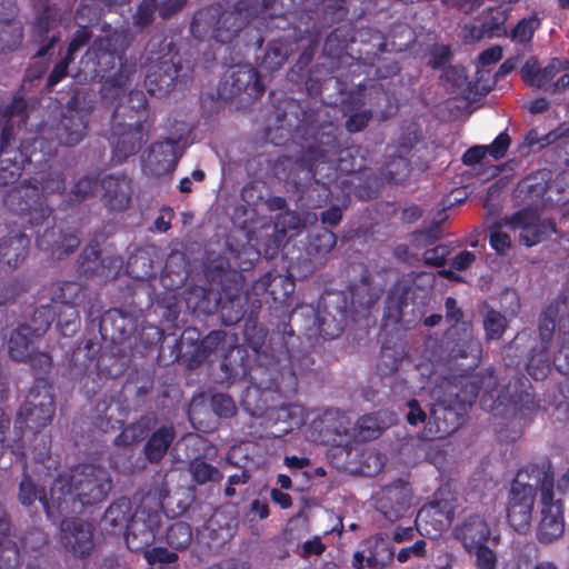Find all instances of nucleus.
Segmentation results:
<instances>
[{
    "label": "nucleus",
    "mask_w": 569,
    "mask_h": 569,
    "mask_svg": "<svg viewBox=\"0 0 569 569\" xmlns=\"http://www.w3.org/2000/svg\"><path fill=\"white\" fill-rule=\"evenodd\" d=\"M224 341L226 332L222 330L210 331L201 339L200 331L189 327L183 330L172 347V361L184 365L189 370L197 369Z\"/></svg>",
    "instance_id": "2eb2a0df"
},
{
    "label": "nucleus",
    "mask_w": 569,
    "mask_h": 569,
    "mask_svg": "<svg viewBox=\"0 0 569 569\" xmlns=\"http://www.w3.org/2000/svg\"><path fill=\"white\" fill-rule=\"evenodd\" d=\"M156 422L157 418L153 415L141 416L116 437V445L130 446L146 439L150 436Z\"/></svg>",
    "instance_id": "c03bdc74"
},
{
    "label": "nucleus",
    "mask_w": 569,
    "mask_h": 569,
    "mask_svg": "<svg viewBox=\"0 0 569 569\" xmlns=\"http://www.w3.org/2000/svg\"><path fill=\"white\" fill-rule=\"evenodd\" d=\"M36 243L39 249L60 259L72 253L80 246V239L74 233H62L52 227L46 229L42 234L37 233Z\"/></svg>",
    "instance_id": "473e14b6"
},
{
    "label": "nucleus",
    "mask_w": 569,
    "mask_h": 569,
    "mask_svg": "<svg viewBox=\"0 0 569 569\" xmlns=\"http://www.w3.org/2000/svg\"><path fill=\"white\" fill-rule=\"evenodd\" d=\"M0 113H1L2 118L6 119L1 131L7 127L12 128V138L10 139V148L17 150L19 148V146L18 147L14 146V142H16L14 127L11 123V119L13 117H19L20 122L26 124V122H27V102H26L24 98L21 96H14L10 103L3 106L0 109Z\"/></svg>",
    "instance_id": "4d7b16f0"
},
{
    "label": "nucleus",
    "mask_w": 569,
    "mask_h": 569,
    "mask_svg": "<svg viewBox=\"0 0 569 569\" xmlns=\"http://www.w3.org/2000/svg\"><path fill=\"white\" fill-rule=\"evenodd\" d=\"M60 537L64 548L76 557L84 558L93 548V527L79 517L60 521Z\"/></svg>",
    "instance_id": "bb28decb"
},
{
    "label": "nucleus",
    "mask_w": 569,
    "mask_h": 569,
    "mask_svg": "<svg viewBox=\"0 0 569 569\" xmlns=\"http://www.w3.org/2000/svg\"><path fill=\"white\" fill-rule=\"evenodd\" d=\"M164 539L172 549H187L192 541V528L184 521L172 522L166 530Z\"/></svg>",
    "instance_id": "bf43d9fd"
},
{
    "label": "nucleus",
    "mask_w": 569,
    "mask_h": 569,
    "mask_svg": "<svg viewBox=\"0 0 569 569\" xmlns=\"http://www.w3.org/2000/svg\"><path fill=\"white\" fill-rule=\"evenodd\" d=\"M11 451L16 456L17 460L22 462L23 467V477L19 483L18 490L19 502L24 507H30L34 503L36 500H38L42 505L47 517L53 522L58 521L62 513L58 511L57 501H54L51 496L48 498L46 489L33 482L27 472L23 446L13 447Z\"/></svg>",
    "instance_id": "a878e982"
},
{
    "label": "nucleus",
    "mask_w": 569,
    "mask_h": 569,
    "mask_svg": "<svg viewBox=\"0 0 569 569\" xmlns=\"http://www.w3.org/2000/svg\"><path fill=\"white\" fill-rule=\"evenodd\" d=\"M112 378H114V375L104 363V359L100 357L94 363V370H91L82 378V389L87 396L96 395L101 390L106 381Z\"/></svg>",
    "instance_id": "864d4df0"
},
{
    "label": "nucleus",
    "mask_w": 569,
    "mask_h": 569,
    "mask_svg": "<svg viewBox=\"0 0 569 569\" xmlns=\"http://www.w3.org/2000/svg\"><path fill=\"white\" fill-rule=\"evenodd\" d=\"M411 172V161L409 157L396 153L389 156L383 167L381 174L389 183L399 184L403 182Z\"/></svg>",
    "instance_id": "3c124183"
},
{
    "label": "nucleus",
    "mask_w": 569,
    "mask_h": 569,
    "mask_svg": "<svg viewBox=\"0 0 569 569\" xmlns=\"http://www.w3.org/2000/svg\"><path fill=\"white\" fill-rule=\"evenodd\" d=\"M10 536V516L0 506V569H17L20 566V549Z\"/></svg>",
    "instance_id": "58836bf2"
},
{
    "label": "nucleus",
    "mask_w": 569,
    "mask_h": 569,
    "mask_svg": "<svg viewBox=\"0 0 569 569\" xmlns=\"http://www.w3.org/2000/svg\"><path fill=\"white\" fill-rule=\"evenodd\" d=\"M88 131L87 116L77 109H68L54 128V138L44 136L24 138L17 150L10 148L12 128L0 132V183L10 184L22 173L27 164L41 166L53 159L59 146L74 147Z\"/></svg>",
    "instance_id": "39448f33"
},
{
    "label": "nucleus",
    "mask_w": 569,
    "mask_h": 569,
    "mask_svg": "<svg viewBox=\"0 0 569 569\" xmlns=\"http://www.w3.org/2000/svg\"><path fill=\"white\" fill-rule=\"evenodd\" d=\"M393 558L395 547L391 541L376 535L361 541L352 556L351 566L353 569H383L392 563Z\"/></svg>",
    "instance_id": "b1692460"
},
{
    "label": "nucleus",
    "mask_w": 569,
    "mask_h": 569,
    "mask_svg": "<svg viewBox=\"0 0 569 569\" xmlns=\"http://www.w3.org/2000/svg\"><path fill=\"white\" fill-rule=\"evenodd\" d=\"M6 12L0 13V53L12 51L21 46L23 38L22 24L16 20L18 6L14 0H2Z\"/></svg>",
    "instance_id": "7c9ffc66"
},
{
    "label": "nucleus",
    "mask_w": 569,
    "mask_h": 569,
    "mask_svg": "<svg viewBox=\"0 0 569 569\" xmlns=\"http://www.w3.org/2000/svg\"><path fill=\"white\" fill-rule=\"evenodd\" d=\"M132 515L130 500L121 497L107 508L102 516L101 525L110 535L121 533L129 526Z\"/></svg>",
    "instance_id": "a19ab883"
},
{
    "label": "nucleus",
    "mask_w": 569,
    "mask_h": 569,
    "mask_svg": "<svg viewBox=\"0 0 569 569\" xmlns=\"http://www.w3.org/2000/svg\"><path fill=\"white\" fill-rule=\"evenodd\" d=\"M288 38H292L295 43L307 42L306 48L298 57L295 68L299 71L305 70L313 59L316 48L319 43L320 31L309 14L301 16V23L293 24L288 32Z\"/></svg>",
    "instance_id": "c85d7f7f"
},
{
    "label": "nucleus",
    "mask_w": 569,
    "mask_h": 569,
    "mask_svg": "<svg viewBox=\"0 0 569 569\" xmlns=\"http://www.w3.org/2000/svg\"><path fill=\"white\" fill-rule=\"evenodd\" d=\"M540 26L541 18L538 13H532L531 16L520 19L510 32L507 31V37H509L512 42L522 46L525 50H531L535 32Z\"/></svg>",
    "instance_id": "49530a36"
},
{
    "label": "nucleus",
    "mask_w": 569,
    "mask_h": 569,
    "mask_svg": "<svg viewBox=\"0 0 569 569\" xmlns=\"http://www.w3.org/2000/svg\"><path fill=\"white\" fill-rule=\"evenodd\" d=\"M355 34L348 26L335 28L326 38L323 43V54L331 59H340L353 41Z\"/></svg>",
    "instance_id": "de8ad7c7"
},
{
    "label": "nucleus",
    "mask_w": 569,
    "mask_h": 569,
    "mask_svg": "<svg viewBox=\"0 0 569 569\" xmlns=\"http://www.w3.org/2000/svg\"><path fill=\"white\" fill-rule=\"evenodd\" d=\"M449 355L452 358H479L481 355V343L472 336L469 325L462 323L461 337L449 348Z\"/></svg>",
    "instance_id": "8fccbe9b"
},
{
    "label": "nucleus",
    "mask_w": 569,
    "mask_h": 569,
    "mask_svg": "<svg viewBox=\"0 0 569 569\" xmlns=\"http://www.w3.org/2000/svg\"><path fill=\"white\" fill-rule=\"evenodd\" d=\"M295 280L289 276L268 271L252 286L251 291L256 298H270L274 306V312L279 321L270 337L271 360L262 369L259 382L250 385L242 399L241 405L252 417H263L270 411L284 409L287 400H290L298 392V376L310 369L313 361L309 352L299 348L300 338L295 335L290 325L293 311L291 305L287 303L295 292Z\"/></svg>",
    "instance_id": "f257e3e1"
},
{
    "label": "nucleus",
    "mask_w": 569,
    "mask_h": 569,
    "mask_svg": "<svg viewBox=\"0 0 569 569\" xmlns=\"http://www.w3.org/2000/svg\"><path fill=\"white\" fill-rule=\"evenodd\" d=\"M40 338L36 336L34 330L29 325H20L11 331L8 340V352L11 359L18 362H24L28 356L34 350V339Z\"/></svg>",
    "instance_id": "37998d69"
},
{
    "label": "nucleus",
    "mask_w": 569,
    "mask_h": 569,
    "mask_svg": "<svg viewBox=\"0 0 569 569\" xmlns=\"http://www.w3.org/2000/svg\"><path fill=\"white\" fill-rule=\"evenodd\" d=\"M188 470L197 485L219 483L223 479V473L217 467L202 459L190 461Z\"/></svg>",
    "instance_id": "13d9d810"
},
{
    "label": "nucleus",
    "mask_w": 569,
    "mask_h": 569,
    "mask_svg": "<svg viewBox=\"0 0 569 569\" xmlns=\"http://www.w3.org/2000/svg\"><path fill=\"white\" fill-rule=\"evenodd\" d=\"M99 184L97 174H84L74 181L64 200L68 207H74L94 196Z\"/></svg>",
    "instance_id": "09e8293b"
},
{
    "label": "nucleus",
    "mask_w": 569,
    "mask_h": 569,
    "mask_svg": "<svg viewBox=\"0 0 569 569\" xmlns=\"http://www.w3.org/2000/svg\"><path fill=\"white\" fill-rule=\"evenodd\" d=\"M481 379L477 376L442 378L432 389V403L421 440L443 439L456 432L463 423L469 409L476 401Z\"/></svg>",
    "instance_id": "423d86ee"
},
{
    "label": "nucleus",
    "mask_w": 569,
    "mask_h": 569,
    "mask_svg": "<svg viewBox=\"0 0 569 569\" xmlns=\"http://www.w3.org/2000/svg\"><path fill=\"white\" fill-rule=\"evenodd\" d=\"M456 537L467 551L471 552L473 548L487 543L490 538V528L487 521L479 515L469 516L455 530Z\"/></svg>",
    "instance_id": "e433bc0d"
},
{
    "label": "nucleus",
    "mask_w": 569,
    "mask_h": 569,
    "mask_svg": "<svg viewBox=\"0 0 569 569\" xmlns=\"http://www.w3.org/2000/svg\"><path fill=\"white\" fill-rule=\"evenodd\" d=\"M555 478L553 466L548 457H541L522 467L511 482L507 497V520L510 527L527 533L531 526L537 489L541 491L542 476Z\"/></svg>",
    "instance_id": "1a4fd4ad"
},
{
    "label": "nucleus",
    "mask_w": 569,
    "mask_h": 569,
    "mask_svg": "<svg viewBox=\"0 0 569 569\" xmlns=\"http://www.w3.org/2000/svg\"><path fill=\"white\" fill-rule=\"evenodd\" d=\"M489 405L486 395L481 397V406L495 417L512 418L527 421L540 409L532 385L525 376L511 379L498 393L496 399L490 395Z\"/></svg>",
    "instance_id": "ddd939ff"
},
{
    "label": "nucleus",
    "mask_w": 569,
    "mask_h": 569,
    "mask_svg": "<svg viewBox=\"0 0 569 569\" xmlns=\"http://www.w3.org/2000/svg\"><path fill=\"white\" fill-rule=\"evenodd\" d=\"M318 311L327 315H333L339 318L341 316V318L348 319V315L349 312H352V308L347 291H325L320 297Z\"/></svg>",
    "instance_id": "a18cd8bd"
},
{
    "label": "nucleus",
    "mask_w": 569,
    "mask_h": 569,
    "mask_svg": "<svg viewBox=\"0 0 569 569\" xmlns=\"http://www.w3.org/2000/svg\"><path fill=\"white\" fill-rule=\"evenodd\" d=\"M537 338L535 332L528 330L518 332L506 348V355L507 357L511 355L518 356V352L523 353L525 350H528L529 357L526 361L527 372L532 379L541 381L548 377L551 369V361L549 346L538 345Z\"/></svg>",
    "instance_id": "aec40b11"
},
{
    "label": "nucleus",
    "mask_w": 569,
    "mask_h": 569,
    "mask_svg": "<svg viewBox=\"0 0 569 569\" xmlns=\"http://www.w3.org/2000/svg\"><path fill=\"white\" fill-rule=\"evenodd\" d=\"M54 411L56 405L51 383L49 380L38 379L37 383L30 388L23 405L18 411L16 428H22V425H26V428L38 433L51 423Z\"/></svg>",
    "instance_id": "dca6fc26"
},
{
    "label": "nucleus",
    "mask_w": 569,
    "mask_h": 569,
    "mask_svg": "<svg viewBox=\"0 0 569 569\" xmlns=\"http://www.w3.org/2000/svg\"><path fill=\"white\" fill-rule=\"evenodd\" d=\"M174 438L176 430L171 423L162 425L153 430L143 447L147 461L152 465L159 463L167 455Z\"/></svg>",
    "instance_id": "ea45409f"
},
{
    "label": "nucleus",
    "mask_w": 569,
    "mask_h": 569,
    "mask_svg": "<svg viewBox=\"0 0 569 569\" xmlns=\"http://www.w3.org/2000/svg\"><path fill=\"white\" fill-rule=\"evenodd\" d=\"M124 420L126 412L118 405H114L112 396H104L96 403L92 423L100 431L109 432L120 429Z\"/></svg>",
    "instance_id": "4c0bfd02"
},
{
    "label": "nucleus",
    "mask_w": 569,
    "mask_h": 569,
    "mask_svg": "<svg viewBox=\"0 0 569 569\" xmlns=\"http://www.w3.org/2000/svg\"><path fill=\"white\" fill-rule=\"evenodd\" d=\"M111 478L108 471L92 463L78 465L69 475L59 473L51 487V498L57 501L58 511H69L70 501L81 506H93L102 502L111 490Z\"/></svg>",
    "instance_id": "6e6552de"
},
{
    "label": "nucleus",
    "mask_w": 569,
    "mask_h": 569,
    "mask_svg": "<svg viewBox=\"0 0 569 569\" xmlns=\"http://www.w3.org/2000/svg\"><path fill=\"white\" fill-rule=\"evenodd\" d=\"M126 271L132 279L138 281H149L156 277L153 261L143 251L129 257Z\"/></svg>",
    "instance_id": "6e6d98bb"
},
{
    "label": "nucleus",
    "mask_w": 569,
    "mask_h": 569,
    "mask_svg": "<svg viewBox=\"0 0 569 569\" xmlns=\"http://www.w3.org/2000/svg\"><path fill=\"white\" fill-rule=\"evenodd\" d=\"M337 243V236L327 228L312 231L308 234L305 251L310 264L321 262L333 250Z\"/></svg>",
    "instance_id": "79ce46f5"
},
{
    "label": "nucleus",
    "mask_w": 569,
    "mask_h": 569,
    "mask_svg": "<svg viewBox=\"0 0 569 569\" xmlns=\"http://www.w3.org/2000/svg\"><path fill=\"white\" fill-rule=\"evenodd\" d=\"M57 328L63 337H72L80 328V317L74 305L58 301Z\"/></svg>",
    "instance_id": "603ef678"
},
{
    "label": "nucleus",
    "mask_w": 569,
    "mask_h": 569,
    "mask_svg": "<svg viewBox=\"0 0 569 569\" xmlns=\"http://www.w3.org/2000/svg\"><path fill=\"white\" fill-rule=\"evenodd\" d=\"M317 322L319 335L323 339L331 340L338 338L342 333L347 323V319L318 311Z\"/></svg>",
    "instance_id": "338daca9"
},
{
    "label": "nucleus",
    "mask_w": 569,
    "mask_h": 569,
    "mask_svg": "<svg viewBox=\"0 0 569 569\" xmlns=\"http://www.w3.org/2000/svg\"><path fill=\"white\" fill-rule=\"evenodd\" d=\"M178 141L172 138H166L162 141L154 142L150 146V152L154 154L158 163H163L166 168L174 167L178 162L177 154Z\"/></svg>",
    "instance_id": "0e129e2a"
},
{
    "label": "nucleus",
    "mask_w": 569,
    "mask_h": 569,
    "mask_svg": "<svg viewBox=\"0 0 569 569\" xmlns=\"http://www.w3.org/2000/svg\"><path fill=\"white\" fill-rule=\"evenodd\" d=\"M121 43V34L114 32L96 38L86 52L94 62V71L101 76L102 90L113 98L126 92L136 71V64L128 63Z\"/></svg>",
    "instance_id": "9d476101"
},
{
    "label": "nucleus",
    "mask_w": 569,
    "mask_h": 569,
    "mask_svg": "<svg viewBox=\"0 0 569 569\" xmlns=\"http://www.w3.org/2000/svg\"><path fill=\"white\" fill-rule=\"evenodd\" d=\"M30 239L20 231H10L0 238V274L19 268L29 253Z\"/></svg>",
    "instance_id": "cd10ccee"
},
{
    "label": "nucleus",
    "mask_w": 569,
    "mask_h": 569,
    "mask_svg": "<svg viewBox=\"0 0 569 569\" xmlns=\"http://www.w3.org/2000/svg\"><path fill=\"white\" fill-rule=\"evenodd\" d=\"M169 492L162 488H152L141 498L131 521L124 531V541L132 552L143 553L156 541L161 526L164 500Z\"/></svg>",
    "instance_id": "9b49d317"
},
{
    "label": "nucleus",
    "mask_w": 569,
    "mask_h": 569,
    "mask_svg": "<svg viewBox=\"0 0 569 569\" xmlns=\"http://www.w3.org/2000/svg\"><path fill=\"white\" fill-rule=\"evenodd\" d=\"M350 421L340 411H326L322 417L312 422V435L322 445L330 446L347 455L351 451L352 437Z\"/></svg>",
    "instance_id": "412c9836"
},
{
    "label": "nucleus",
    "mask_w": 569,
    "mask_h": 569,
    "mask_svg": "<svg viewBox=\"0 0 569 569\" xmlns=\"http://www.w3.org/2000/svg\"><path fill=\"white\" fill-rule=\"evenodd\" d=\"M16 541L20 549V558L23 555L41 552V550L47 546V539L43 532L38 529L28 530Z\"/></svg>",
    "instance_id": "774afa93"
},
{
    "label": "nucleus",
    "mask_w": 569,
    "mask_h": 569,
    "mask_svg": "<svg viewBox=\"0 0 569 569\" xmlns=\"http://www.w3.org/2000/svg\"><path fill=\"white\" fill-rule=\"evenodd\" d=\"M66 192V176L60 170H51L40 180H26L18 189L6 197V204L18 216L22 223L31 228L42 226L53 213L48 203V196H63Z\"/></svg>",
    "instance_id": "0eeeda50"
},
{
    "label": "nucleus",
    "mask_w": 569,
    "mask_h": 569,
    "mask_svg": "<svg viewBox=\"0 0 569 569\" xmlns=\"http://www.w3.org/2000/svg\"><path fill=\"white\" fill-rule=\"evenodd\" d=\"M569 299V296L565 298L561 303L557 305L556 307L549 306L546 311L541 313L539 317V339L540 341L538 345H546L549 346L553 332L556 330V317L560 310H562L561 317H566L569 313V309L563 306V302Z\"/></svg>",
    "instance_id": "5fc2aeb1"
},
{
    "label": "nucleus",
    "mask_w": 569,
    "mask_h": 569,
    "mask_svg": "<svg viewBox=\"0 0 569 569\" xmlns=\"http://www.w3.org/2000/svg\"><path fill=\"white\" fill-rule=\"evenodd\" d=\"M144 87L150 96L164 97L180 77L181 59L176 44L163 36H153L147 44Z\"/></svg>",
    "instance_id": "f8f14e48"
},
{
    "label": "nucleus",
    "mask_w": 569,
    "mask_h": 569,
    "mask_svg": "<svg viewBox=\"0 0 569 569\" xmlns=\"http://www.w3.org/2000/svg\"><path fill=\"white\" fill-rule=\"evenodd\" d=\"M509 9L502 6L490 7L482 11V21L479 26H471L469 33L472 40L480 41L483 38L507 36L506 21Z\"/></svg>",
    "instance_id": "2f4dec72"
},
{
    "label": "nucleus",
    "mask_w": 569,
    "mask_h": 569,
    "mask_svg": "<svg viewBox=\"0 0 569 569\" xmlns=\"http://www.w3.org/2000/svg\"><path fill=\"white\" fill-rule=\"evenodd\" d=\"M296 132L305 140L298 161L317 183L329 189L331 183L338 181L339 173H346L349 179L342 180L341 183L355 186L353 193L359 199L370 200L376 197L377 191L368 183L356 186V181H360L361 177L369 179L366 149L361 146L340 149L331 124H316L312 114L307 118V112H303V119Z\"/></svg>",
    "instance_id": "f03ea898"
},
{
    "label": "nucleus",
    "mask_w": 569,
    "mask_h": 569,
    "mask_svg": "<svg viewBox=\"0 0 569 569\" xmlns=\"http://www.w3.org/2000/svg\"><path fill=\"white\" fill-rule=\"evenodd\" d=\"M363 103L361 92H351L347 99L342 100L341 109L347 117L345 128L349 133L361 132L373 118L371 109H361Z\"/></svg>",
    "instance_id": "c9c22d12"
},
{
    "label": "nucleus",
    "mask_w": 569,
    "mask_h": 569,
    "mask_svg": "<svg viewBox=\"0 0 569 569\" xmlns=\"http://www.w3.org/2000/svg\"><path fill=\"white\" fill-rule=\"evenodd\" d=\"M111 137V162L113 164L126 162L141 149L147 140L144 126L140 120L133 124L118 123L113 126Z\"/></svg>",
    "instance_id": "393cba45"
},
{
    "label": "nucleus",
    "mask_w": 569,
    "mask_h": 569,
    "mask_svg": "<svg viewBox=\"0 0 569 569\" xmlns=\"http://www.w3.org/2000/svg\"><path fill=\"white\" fill-rule=\"evenodd\" d=\"M352 313L370 310L380 297V289L373 284L372 276L368 272L361 274L358 281L352 282L348 290Z\"/></svg>",
    "instance_id": "72a5a7b5"
},
{
    "label": "nucleus",
    "mask_w": 569,
    "mask_h": 569,
    "mask_svg": "<svg viewBox=\"0 0 569 569\" xmlns=\"http://www.w3.org/2000/svg\"><path fill=\"white\" fill-rule=\"evenodd\" d=\"M283 14L288 18V20H290L289 14ZM290 24L291 21H289V24L283 30L284 32H289L291 29ZM291 40L292 38H288V33H286V36L270 40L267 49L263 52V56L261 58L257 57V60H260L259 67L269 72H273L280 69L292 53Z\"/></svg>",
    "instance_id": "f704fd0d"
},
{
    "label": "nucleus",
    "mask_w": 569,
    "mask_h": 569,
    "mask_svg": "<svg viewBox=\"0 0 569 569\" xmlns=\"http://www.w3.org/2000/svg\"><path fill=\"white\" fill-rule=\"evenodd\" d=\"M142 309L133 307L129 311L122 308L109 309L102 315H97L89 310L88 318L92 328L97 327L103 339H110L114 342L123 341L133 335L139 327Z\"/></svg>",
    "instance_id": "6ab92c4d"
},
{
    "label": "nucleus",
    "mask_w": 569,
    "mask_h": 569,
    "mask_svg": "<svg viewBox=\"0 0 569 569\" xmlns=\"http://www.w3.org/2000/svg\"><path fill=\"white\" fill-rule=\"evenodd\" d=\"M58 301L53 300L52 303L42 305L33 311L31 317L32 329L36 336L42 337L50 328L51 323L57 319Z\"/></svg>",
    "instance_id": "680f3d73"
},
{
    "label": "nucleus",
    "mask_w": 569,
    "mask_h": 569,
    "mask_svg": "<svg viewBox=\"0 0 569 569\" xmlns=\"http://www.w3.org/2000/svg\"><path fill=\"white\" fill-rule=\"evenodd\" d=\"M458 506L456 493L449 487H440L432 499L417 513L416 525L421 536L430 539L440 537L452 523Z\"/></svg>",
    "instance_id": "4468645a"
},
{
    "label": "nucleus",
    "mask_w": 569,
    "mask_h": 569,
    "mask_svg": "<svg viewBox=\"0 0 569 569\" xmlns=\"http://www.w3.org/2000/svg\"><path fill=\"white\" fill-rule=\"evenodd\" d=\"M556 232L555 223L550 220H540V218L529 228L521 230L519 233L520 242L527 247H532Z\"/></svg>",
    "instance_id": "052dcab7"
},
{
    "label": "nucleus",
    "mask_w": 569,
    "mask_h": 569,
    "mask_svg": "<svg viewBox=\"0 0 569 569\" xmlns=\"http://www.w3.org/2000/svg\"><path fill=\"white\" fill-rule=\"evenodd\" d=\"M288 24L289 20L282 13H262L250 7V0H238L233 3L213 2L198 9L191 19L190 31L194 38L209 36L239 51L242 48L258 50L269 31L284 30Z\"/></svg>",
    "instance_id": "7ed1b4c3"
},
{
    "label": "nucleus",
    "mask_w": 569,
    "mask_h": 569,
    "mask_svg": "<svg viewBox=\"0 0 569 569\" xmlns=\"http://www.w3.org/2000/svg\"><path fill=\"white\" fill-rule=\"evenodd\" d=\"M467 70L462 66L449 64L443 68L440 74V83L449 93L460 92L467 84Z\"/></svg>",
    "instance_id": "e2e57ef3"
},
{
    "label": "nucleus",
    "mask_w": 569,
    "mask_h": 569,
    "mask_svg": "<svg viewBox=\"0 0 569 569\" xmlns=\"http://www.w3.org/2000/svg\"><path fill=\"white\" fill-rule=\"evenodd\" d=\"M411 495L412 490L409 482L398 478L377 492L375 508L387 520L397 521L410 508Z\"/></svg>",
    "instance_id": "4be33fe9"
},
{
    "label": "nucleus",
    "mask_w": 569,
    "mask_h": 569,
    "mask_svg": "<svg viewBox=\"0 0 569 569\" xmlns=\"http://www.w3.org/2000/svg\"><path fill=\"white\" fill-rule=\"evenodd\" d=\"M206 277L211 289L204 295L208 305L202 308L203 312H219L222 323L227 327L244 319V340L252 350L260 352L267 338L266 330L258 326L262 300L250 299L251 293L244 290L243 274L232 269L226 260L212 261L207 267Z\"/></svg>",
    "instance_id": "20e7f679"
},
{
    "label": "nucleus",
    "mask_w": 569,
    "mask_h": 569,
    "mask_svg": "<svg viewBox=\"0 0 569 569\" xmlns=\"http://www.w3.org/2000/svg\"><path fill=\"white\" fill-rule=\"evenodd\" d=\"M122 264L123 261L120 256H103L98 244H89L79 256L78 272L86 278H98L107 281L119 274Z\"/></svg>",
    "instance_id": "5701e85b"
},
{
    "label": "nucleus",
    "mask_w": 569,
    "mask_h": 569,
    "mask_svg": "<svg viewBox=\"0 0 569 569\" xmlns=\"http://www.w3.org/2000/svg\"><path fill=\"white\" fill-rule=\"evenodd\" d=\"M541 488V520L537 527V539L549 545L560 539L565 532L563 502L555 499V478L543 477Z\"/></svg>",
    "instance_id": "a211bd4d"
},
{
    "label": "nucleus",
    "mask_w": 569,
    "mask_h": 569,
    "mask_svg": "<svg viewBox=\"0 0 569 569\" xmlns=\"http://www.w3.org/2000/svg\"><path fill=\"white\" fill-rule=\"evenodd\" d=\"M482 325L486 339L490 341L498 340L503 336L508 322L501 312L495 310L493 308H487Z\"/></svg>",
    "instance_id": "69168bd1"
},
{
    "label": "nucleus",
    "mask_w": 569,
    "mask_h": 569,
    "mask_svg": "<svg viewBox=\"0 0 569 569\" xmlns=\"http://www.w3.org/2000/svg\"><path fill=\"white\" fill-rule=\"evenodd\" d=\"M264 91L266 86L256 68L241 61L229 66L218 86V94L221 99L232 100L240 94H246L248 103L261 97Z\"/></svg>",
    "instance_id": "f3484780"
},
{
    "label": "nucleus",
    "mask_w": 569,
    "mask_h": 569,
    "mask_svg": "<svg viewBox=\"0 0 569 569\" xmlns=\"http://www.w3.org/2000/svg\"><path fill=\"white\" fill-rule=\"evenodd\" d=\"M102 201L111 211H124L131 203V179L126 174H108L101 180Z\"/></svg>",
    "instance_id": "c756f323"
}]
</instances>
